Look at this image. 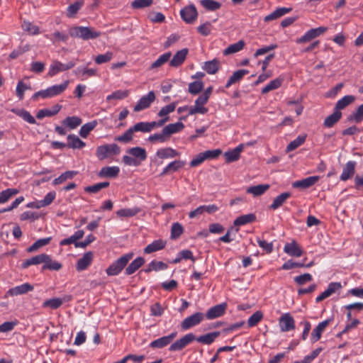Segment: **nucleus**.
<instances>
[{
	"label": "nucleus",
	"instance_id": "f257e3e1",
	"mask_svg": "<svg viewBox=\"0 0 363 363\" xmlns=\"http://www.w3.org/2000/svg\"><path fill=\"white\" fill-rule=\"evenodd\" d=\"M69 35L73 38H82L84 40L95 39L101 35V33L90 27L74 26L69 29Z\"/></svg>",
	"mask_w": 363,
	"mask_h": 363
},
{
	"label": "nucleus",
	"instance_id": "f03ea898",
	"mask_svg": "<svg viewBox=\"0 0 363 363\" xmlns=\"http://www.w3.org/2000/svg\"><path fill=\"white\" fill-rule=\"evenodd\" d=\"M133 253H127L113 262L106 269V272L108 276H116L119 274L127 265L128 262L133 258Z\"/></svg>",
	"mask_w": 363,
	"mask_h": 363
},
{
	"label": "nucleus",
	"instance_id": "7ed1b4c3",
	"mask_svg": "<svg viewBox=\"0 0 363 363\" xmlns=\"http://www.w3.org/2000/svg\"><path fill=\"white\" fill-rule=\"evenodd\" d=\"M222 151L220 149L209 150L200 152L189 163L191 167H196L202 164L206 160H213L217 158Z\"/></svg>",
	"mask_w": 363,
	"mask_h": 363
},
{
	"label": "nucleus",
	"instance_id": "20e7f679",
	"mask_svg": "<svg viewBox=\"0 0 363 363\" xmlns=\"http://www.w3.org/2000/svg\"><path fill=\"white\" fill-rule=\"evenodd\" d=\"M196 340V336L193 333H188L181 337L180 339L176 340L173 342L169 347V350L170 352H176L181 351L190 343H191L194 340Z\"/></svg>",
	"mask_w": 363,
	"mask_h": 363
},
{
	"label": "nucleus",
	"instance_id": "39448f33",
	"mask_svg": "<svg viewBox=\"0 0 363 363\" xmlns=\"http://www.w3.org/2000/svg\"><path fill=\"white\" fill-rule=\"evenodd\" d=\"M279 326L283 333L294 330L295 329V320L289 313H283L279 318Z\"/></svg>",
	"mask_w": 363,
	"mask_h": 363
},
{
	"label": "nucleus",
	"instance_id": "423d86ee",
	"mask_svg": "<svg viewBox=\"0 0 363 363\" xmlns=\"http://www.w3.org/2000/svg\"><path fill=\"white\" fill-rule=\"evenodd\" d=\"M203 319L204 314L203 313H195L183 320L181 324L182 328L184 330L191 328L201 323Z\"/></svg>",
	"mask_w": 363,
	"mask_h": 363
},
{
	"label": "nucleus",
	"instance_id": "0eeeda50",
	"mask_svg": "<svg viewBox=\"0 0 363 363\" xmlns=\"http://www.w3.org/2000/svg\"><path fill=\"white\" fill-rule=\"evenodd\" d=\"M75 66V62L73 61L69 62L67 64L62 63L60 61H52L48 74L50 77H53L60 72L69 70Z\"/></svg>",
	"mask_w": 363,
	"mask_h": 363
},
{
	"label": "nucleus",
	"instance_id": "6e6552de",
	"mask_svg": "<svg viewBox=\"0 0 363 363\" xmlns=\"http://www.w3.org/2000/svg\"><path fill=\"white\" fill-rule=\"evenodd\" d=\"M328 30L327 27L320 26L316 28H312L308 30L302 37L296 40L297 43H304L323 34Z\"/></svg>",
	"mask_w": 363,
	"mask_h": 363
},
{
	"label": "nucleus",
	"instance_id": "1a4fd4ad",
	"mask_svg": "<svg viewBox=\"0 0 363 363\" xmlns=\"http://www.w3.org/2000/svg\"><path fill=\"white\" fill-rule=\"evenodd\" d=\"M180 15L184 21L191 24L196 20L198 12L195 6L189 5L181 10Z\"/></svg>",
	"mask_w": 363,
	"mask_h": 363
},
{
	"label": "nucleus",
	"instance_id": "9d476101",
	"mask_svg": "<svg viewBox=\"0 0 363 363\" xmlns=\"http://www.w3.org/2000/svg\"><path fill=\"white\" fill-rule=\"evenodd\" d=\"M155 94L153 91L148 92L140 98L137 104L134 107V111L138 112L150 106L151 104L155 100Z\"/></svg>",
	"mask_w": 363,
	"mask_h": 363
},
{
	"label": "nucleus",
	"instance_id": "9b49d317",
	"mask_svg": "<svg viewBox=\"0 0 363 363\" xmlns=\"http://www.w3.org/2000/svg\"><path fill=\"white\" fill-rule=\"evenodd\" d=\"M226 309L227 303H222L210 308L204 316H206L208 320H213L224 315Z\"/></svg>",
	"mask_w": 363,
	"mask_h": 363
},
{
	"label": "nucleus",
	"instance_id": "f8f14e48",
	"mask_svg": "<svg viewBox=\"0 0 363 363\" xmlns=\"http://www.w3.org/2000/svg\"><path fill=\"white\" fill-rule=\"evenodd\" d=\"M291 193L289 191L283 192L274 198L272 203L268 206V208L272 211L277 210L282 207L287 200L291 197Z\"/></svg>",
	"mask_w": 363,
	"mask_h": 363
},
{
	"label": "nucleus",
	"instance_id": "ddd939ff",
	"mask_svg": "<svg viewBox=\"0 0 363 363\" xmlns=\"http://www.w3.org/2000/svg\"><path fill=\"white\" fill-rule=\"evenodd\" d=\"M177 333L173 332L168 335L163 336L157 340L152 341L150 344L152 348H163L169 345L172 341L177 337Z\"/></svg>",
	"mask_w": 363,
	"mask_h": 363
},
{
	"label": "nucleus",
	"instance_id": "4468645a",
	"mask_svg": "<svg viewBox=\"0 0 363 363\" xmlns=\"http://www.w3.org/2000/svg\"><path fill=\"white\" fill-rule=\"evenodd\" d=\"M62 267L60 262L52 259V257L45 253L44 259L41 271L50 270V271H59Z\"/></svg>",
	"mask_w": 363,
	"mask_h": 363
},
{
	"label": "nucleus",
	"instance_id": "2eb2a0df",
	"mask_svg": "<svg viewBox=\"0 0 363 363\" xmlns=\"http://www.w3.org/2000/svg\"><path fill=\"white\" fill-rule=\"evenodd\" d=\"M33 290V285L29 283H24L21 285L9 289L6 292V296H15L23 295Z\"/></svg>",
	"mask_w": 363,
	"mask_h": 363
},
{
	"label": "nucleus",
	"instance_id": "dca6fc26",
	"mask_svg": "<svg viewBox=\"0 0 363 363\" xmlns=\"http://www.w3.org/2000/svg\"><path fill=\"white\" fill-rule=\"evenodd\" d=\"M72 299V295H65L62 298H53L44 301V307H50L52 309H57L65 302H69Z\"/></svg>",
	"mask_w": 363,
	"mask_h": 363
},
{
	"label": "nucleus",
	"instance_id": "f3484780",
	"mask_svg": "<svg viewBox=\"0 0 363 363\" xmlns=\"http://www.w3.org/2000/svg\"><path fill=\"white\" fill-rule=\"evenodd\" d=\"M330 322V319L325 320L319 323L313 329L311 336V341L312 343H315L320 339L323 332L325 330Z\"/></svg>",
	"mask_w": 363,
	"mask_h": 363
},
{
	"label": "nucleus",
	"instance_id": "a211bd4d",
	"mask_svg": "<svg viewBox=\"0 0 363 363\" xmlns=\"http://www.w3.org/2000/svg\"><path fill=\"white\" fill-rule=\"evenodd\" d=\"M188 49L184 48L176 52L172 59L169 61V66L173 67H178L181 66L185 61L188 55Z\"/></svg>",
	"mask_w": 363,
	"mask_h": 363
},
{
	"label": "nucleus",
	"instance_id": "6ab92c4d",
	"mask_svg": "<svg viewBox=\"0 0 363 363\" xmlns=\"http://www.w3.org/2000/svg\"><path fill=\"white\" fill-rule=\"evenodd\" d=\"M284 251L290 256L299 257L303 255V251L295 240L288 242L284 245Z\"/></svg>",
	"mask_w": 363,
	"mask_h": 363
},
{
	"label": "nucleus",
	"instance_id": "aec40b11",
	"mask_svg": "<svg viewBox=\"0 0 363 363\" xmlns=\"http://www.w3.org/2000/svg\"><path fill=\"white\" fill-rule=\"evenodd\" d=\"M94 255L92 252H87L77 262L76 268L77 271L86 269L93 260Z\"/></svg>",
	"mask_w": 363,
	"mask_h": 363
},
{
	"label": "nucleus",
	"instance_id": "412c9836",
	"mask_svg": "<svg viewBox=\"0 0 363 363\" xmlns=\"http://www.w3.org/2000/svg\"><path fill=\"white\" fill-rule=\"evenodd\" d=\"M186 164V162L183 160H174L168 164L162 172L161 174H169L178 172Z\"/></svg>",
	"mask_w": 363,
	"mask_h": 363
},
{
	"label": "nucleus",
	"instance_id": "4be33fe9",
	"mask_svg": "<svg viewBox=\"0 0 363 363\" xmlns=\"http://www.w3.org/2000/svg\"><path fill=\"white\" fill-rule=\"evenodd\" d=\"M180 153L172 147H164L159 149L156 155L160 159H172L179 156Z\"/></svg>",
	"mask_w": 363,
	"mask_h": 363
},
{
	"label": "nucleus",
	"instance_id": "5701e85b",
	"mask_svg": "<svg viewBox=\"0 0 363 363\" xmlns=\"http://www.w3.org/2000/svg\"><path fill=\"white\" fill-rule=\"evenodd\" d=\"M184 128V124L180 121L170 123L163 128L168 140L172 135L181 132Z\"/></svg>",
	"mask_w": 363,
	"mask_h": 363
},
{
	"label": "nucleus",
	"instance_id": "b1692460",
	"mask_svg": "<svg viewBox=\"0 0 363 363\" xmlns=\"http://www.w3.org/2000/svg\"><path fill=\"white\" fill-rule=\"evenodd\" d=\"M145 259L142 257H138L125 268V273L126 275L134 274L140 267L145 264Z\"/></svg>",
	"mask_w": 363,
	"mask_h": 363
},
{
	"label": "nucleus",
	"instance_id": "393cba45",
	"mask_svg": "<svg viewBox=\"0 0 363 363\" xmlns=\"http://www.w3.org/2000/svg\"><path fill=\"white\" fill-rule=\"evenodd\" d=\"M220 335V332L215 331L212 333H209L203 335H201L198 337H196V340L197 342L204 344V345H211L212 344L215 340Z\"/></svg>",
	"mask_w": 363,
	"mask_h": 363
},
{
	"label": "nucleus",
	"instance_id": "a878e982",
	"mask_svg": "<svg viewBox=\"0 0 363 363\" xmlns=\"http://www.w3.org/2000/svg\"><path fill=\"white\" fill-rule=\"evenodd\" d=\"M292 10L291 8H286V7H281L277 9L275 11H274L270 14L264 17V21L265 22H269L271 21L277 19L285 14L289 13Z\"/></svg>",
	"mask_w": 363,
	"mask_h": 363
},
{
	"label": "nucleus",
	"instance_id": "bb28decb",
	"mask_svg": "<svg viewBox=\"0 0 363 363\" xmlns=\"http://www.w3.org/2000/svg\"><path fill=\"white\" fill-rule=\"evenodd\" d=\"M119 167H105L99 172V177L101 178L113 179L119 173Z\"/></svg>",
	"mask_w": 363,
	"mask_h": 363
},
{
	"label": "nucleus",
	"instance_id": "cd10ccee",
	"mask_svg": "<svg viewBox=\"0 0 363 363\" xmlns=\"http://www.w3.org/2000/svg\"><path fill=\"white\" fill-rule=\"evenodd\" d=\"M67 147L72 149H82L85 147L86 143L75 135L70 134L67 136Z\"/></svg>",
	"mask_w": 363,
	"mask_h": 363
},
{
	"label": "nucleus",
	"instance_id": "c85d7f7f",
	"mask_svg": "<svg viewBox=\"0 0 363 363\" xmlns=\"http://www.w3.org/2000/svg\"><path fill=\"white\" fill-rule=\"evenodd\" d=\"M166 245V242L162 240H154L150 244L147 245L146 247L144 249V252L146 254H150L160 250L164 248Z\"/></svg>",
	"mask_w": 363,
	"mask_h": 363
},
{
	"label": "nucleus",
	"instance_id": "c756f323",
	"mask_svg": "<svg viewBox=\"0 0 363 363\" xmlns=\"http://www.w3.org/2000/svg\"><path fill=\"white\" fill-rule=\"evenodd\" d=\"M127 152L131 156L140 161V163L142 161H145L147 158V152L145 149L140 147L130 148Z\"/></svg>",
	"mask_w": 363,
	"mask_h": 363
},
{
	"label": "nucleus",
	"instance_id": "7c9ffc66",
	"mask_svg": "<svg viewBox=\"0 0 363 363\" xmlns=\"http://www.w3.org/2000/svg\"><path fill=\"white\" fill-rule=\"evenodd\" d=\"M355 166V162H348L343 168L342 173L341 174L340 176V179L343 181L350 179L354 173Z\"/></svg>",
	"mask_w": 363,
	"mask_h": 363
},
{
	"label": "nucleus",
	"instance_id": "2f4dec72",
	"mask_svg": "<svg viewBox=\"0 0 363 363\" xmlns=\"http://www.w3.org/2000/svg\"><path fill=\"white\" fill-rule=\"evenodd\" d=\"M243 149V145H240L235 149L225 152L224 157L227 162H232L237 161L240 158V153Z\"/></svg>",
	"mask_w": 363,
	"mask_h": 363
},
{
	"label": "nucleus",
	"instance_id": "473e14b6",
	"mask_svg": "<svg viewBox=\"0 0 363 363\" xmlns=\"http://www.w3.org/2000/svg\"><path fill=\"white\" fill-rule=\"evenodd\" d=\"M62 108V106L60 104L55 105L52 109H41L36 115L38 119H43L45 117H50L56 115Z\"/></svg>",
	"mask_w": 363,
	"mask_h": 363
},
{
	"label": "nucleus",
	"instance_id": "72a5a7b5",
	"mask_svg": "<svg viewBox=\"0 0 363 363\" xmlns=\"http://www.w3.org/2000/svg\"><path fill=\"white\" fill-rule=\"evenodd\" d=\"M45 253L39 254L33 256L29 259H25L21 264L23 269H26L31 265H38L43 264L44 259Z\"/></svg>",
	"mask_w": 363,
	"mask_h": 363
},
{
	"label": "nucleus",
	"instance_id": "f704fd0d",
	"mask_svg": "<svg viewBox=\"0 0 363 363\" xmlns=\"http://www.w3.org/2000/svg\"><path fill=\"white\" fill-rule=\"evenodd\" d=\"M248 73H249V71L247 69H239V70L235 72L233 74V75L228 79V80L225 84V87L228 88L232 84L238 82L239 81H240L242 79V77L245 75L247 74Z\"/></svg>",
	"mask_w": 363,
	"mask_h": 363
},
{
	"label": "nucleus",
	"instance_id": "c9c22d12",
	"mask_svg": "<svg viewBox=\"0 0 363 363\" xmlns=\"http://www.w3.org/2000/svg\"><path fill=\"white\" fill-rule=\"evenodd\" d=\"M355 101V97L352 95H347L342 97L341 99L338 100L335 104V110L337 111H340V110L344 109L350 104H352Z\"/></svg>",
	"mask_w": 363,
	"mask_h": 363
},
{
	"label": "nucleus",
	"instance_id": "e433bc0d",
	"mask_svg": "<svg viewBox=\"0 0 363 363\" xmlns=\"http://www.w3.org/2000/svg\"><path fill=\"white\" fill-rule=\"evenodd\" d=\"M69 83V81L66 80L61 84L53 85L50 87H48V89L49 91L51 98L60 95V94L64 92L68 87Z\"/></svg>",
	"mask_w": 363,
	"mask_h": 363
},
{
	"label": "nucleus",
	"instance_id": "4c0bfd02",
	"mask_svg": "<svg viewBox=\"0 0 363 363\" xmlns=\"http://www.w3.org/2000/svg\"><path fill=\"white\" fill-rule=\"evenodd\" d=\"M342 117V113L335 110L334 113L325 118L323 125L326 128H331L337 123Z\"/></svg>",
	"mask_w": 363,
	"mask_h": 363
},
{
	"label": "nucleus",
	"instance_id": "58836bf2",
	"mask_svg": "<svg viewBox=\"0 0 363 363\" xmlns=\"http://www.w3.org/2000/svg\"><path fill=\"white\" fill-rule=\"evenodd\" d=\"M220 62L217 59H213L211 61H207L204 63L203 69L210 74H216L219 69Z\"/></svg>",
	"mask_w": 363,
	"mask_h": 363
},
{
	"label": "nucleus",
	"instance_id": "ea45409f",
	"mask_svg": "<svg viewBox=\"0 0 363 363\" xmlns=\"http://www.w3.org/2000/svg\"><path fill=\"white\" fill-rule=\"evenodd\" d=\"M245 45V43L244 40H240L235 43L230 45L227 48H225L223 51L224 55H228L231 54H234L242 50Z\"/></svg>",
	"mask_w": 363,
	"mask_h": 363
},
{
	"label": "nucleus",
	"instance_id": "a19ab883",
	"mask_svg": "<svg viewBox=\"0 0 363 363\" xmlns=\"http://www.w3.org/2000/svg\"><path fill=\"white\" fill-rule=\"evenodd\" d=\"M269 188V184H259L249 187L246 192L252 194L254 196H259L262 195Z\"/></svg>",
	"mask_w": 363,
	"mask_h": 363
},
{
	"label": "nucleus",
	"instance_id": "79ce46f5",
	"mask_svg": "<svg viewBox=\"0 0 363 363\" xmlns=\"http://www.w3.org/2000/svg\"><path fill=\"white\" fill-rule=\"evenodd\" d=\"M256 216L253 213L240 216L234 220V225L237 226L244 225L255 221Z\"/></svg>",
	"mask_w": 363,
	"mask_h": 363
},
{
	"label": "nucleus",
	"instance_id": "37998d69",
	"mask_svg": "<svg viewBox=\"0 0 363 363\" xmlns=\"http://www.w3.org/2000/svg\"><path fill=\"white\" fill-rule=\"evenodd\" d=\"M12 112L30 124H35L36 123L34 117L25 109H12Z\"/></svg>",
	"mask_w": 363,
	"mask_h": 363
},
{
	"label": "nucleus",
	"instance_id": "c03bdc74",
	"mask_svg": "<svg viewBox=\"0 0 363 363\" xmlns=\"http://www.w3.org/2000/svg\"><path fill=\"white\" fill-rule=\"evenodd\" d=\"M172 56V53L170 52H165L160 55L157 60L152 62L150 67V69H155L160 67L164 64L167 62Z\"/></svg>",
	"mask_w": 363,
	"mask_h": 363
},
{
	"label": "nucleus",
	"instance_id": "a18cd8bd",
	"mask_svg": "<svg viewBox=\"0 0 363 363\" xmlns=\"http://www.w3.org/2000/svg\"><path fill=\"white\" fill-rule=\"evenodd\" d=\"M141 211L139 207H133L131 208H122L116 211L118 217H133Z\"/></svg>",
	"mask_w": 363,
	"mask_h": 363
},
{
	"label": "nucleus",
	"instance_id": "49530a36",
	"mask_svg": "<svg viewBox=\"0 0 363 363\" xmlns=\"http://www.w3.org/2000/svg\"><path fill=\"white\" fill-rule=\"evenodd\" d=\"M306 139V135L302 134L298 135L296 139L292 140L286 147V152H291L296 148H298L299 146H301Z\"/></svg>",
	"mask_w": 363,
	"mask_h": 363
},
{
	"label": "nucleus",
	"instance_id": "de8ad7c7",
	"mask_svg": "<svg viewBox=\"0 0 363 363\" xmlns=\"http://www.w3.org/2000/svg\"><path fill=\"white\" fill-rule=\"evenodd\" d=\"M97 125V121L96 120L92 121L91 122H89L87 123H85L83 125L79 130V135L84 138H86L90 132L93 130L96 126Z\"/></svg>",
	"mask_w": 363,
	"mask_h": 363
},
{
	"label": "nucleus",
	"instance_id": "09e8293b",
	"mask_svg": "<svg viewBox=\"0 0 363 363\" xmlns=\"http://www.w3.org/2000/svg\"><path fill=\"white\" fill-rule=\"evenodd\" d=\"M82 121L79 117L77 116H69L67 117L63 121V125L67 126L70 129H74L78 127Z\"/></svg>",
	"mask_w": 363,
	"mask_h": 363
},
{
	"label": "nucleus",
	"instance_id": "8fccbe9b",
	"mask_svg": "<svg viewBox=\"0 0 363 363\" xmlns=\"http://www.w3.org/2000/svg\"><path fill=\"white\" fill-rule=\"evenodd\" d=\"M134 133L135 132L131 127L128 128L123 135L116 137L114 140L115 141L119 143H128L133 140Z\"/></svg>",
	"mask_w": 363,
	"mask_h": 363
},
{
	"label": "nucleus",
	"instance_id": "3c124183",
	"mask_svg": "<svg viewBox=\"0 0 363 363\" xmlns=\"http://www.w3.org/2000/svg\"><path fill=\"white\" fill-rule=\"evenodd\" d=\"M282 79L277 78L271 82H269L262 89V94H267L270 91L277 89L281 86Z\"/></svg>",
	"mask_w": 363,
	"mask_h": 363
},
{
	"label": "nucleus",
	"instance_id": "603ef678",
	"mask_svg": "<svg viewBox=\"0 0 363 363\" xmlns=\"http://www.w3.org/2000/svg\"><path fill=\"white\" fill-rule=\"evenodd\" d=\"M51 240V238H45L39 239L37 241H35L32 245H30L28 249V252H33L38 250L39 248L48 245Z\"/></svg>",
	"mask_w": 363,
	"mask_h": 363
},
{
	"label": "nucleus",
	"instance_id": "864d4df0",
	"mask_svg": "<svg viewBox=\"0 0 363 363\" xmlns=\"http://www.w3.org/2000/svg\"><path fill=\"white\" fill-rule=\"evenodd\" d=\"M132 128L134 132L149 133L152 130L151 122H140Z\"/></svg>",
	"mask_w": 363,
	"mask_h": 363
},
{
	"label": "nucleus",
	"instance_id": "5fc2aeb1",
	"mask_svg": "<svg viewBox=\"0 0 363 363\" xmlns=\"http://www.w3.org/2000/svg\"><path fill=\"white\" fill-rule=\"evenodd\" d=\"M200 4L208 11H216L221 7V4L213 0H201Z\"/></svg>",
	"mask_w": 363,
	"mask_h": 363
},
{
	"label": "nucleus",
	"instance_id": "6e6d98bb",
	"mask_svg": "<svg viewBox=\"0 0 363 363\" xmlns=\"http://www.w3.org/2000/svg\"><path fill=\"white\" fill-rule=\"evenodd\" d=\"M46 37L53 43H65L69 38V36L67 33H61L60 31H55L50 35V37H48V35H46Z\"/></svg>",
	"mask_w": 363,
	"mask_h": 363
},
{
	"label": "nucleus",
	"instance_id": "4d7b16f0",
	"mask_svg": "<svg viewBox=\"0 0 363 363\" xmlns=\"http://www.w3.org/2000/svg\"><path fill=\"white\" fill-rule=\"evenodd\" d=\"M22 28L31 35H38L40 33L39 27L33 25L30 21H23L22 23Z\"/></svg>",
	"mask_w": 363,
	"mask_h": 363
},
{
	"label": "nucleus",
	"instance_id": "13d9d810",
	"mask_svg": "<svg viewBox=\"0 0 363 363\" xmlns=\"http://www.w3.org/2000/svg\"><path fill=\"white\" fill-rule=\"evenodd\" d=\"M83 2L82 1H77L71 5H69L67 8V16L69 18H73L76 15V13L79 11V10L82 7Z\"/></svg>",
	"mask_w": 363,
	"mask_h": 363
},
{
	"label": "nucleus",
	"instance_id": "bf43d9fd",
	"mask_svg": "<svg viewBox=\"0 0 363 363\" xmlns=\"http://www.w3.org/2000/svg\"><path fill=\"white\" fill-rule=\"evenodd\" d=\"M148 140L152 143L157 142L160 143H163L169 140L163 129L162 130L161 133H157L150 135Z\"/></svg>",
	"mask_w": 363,
	"mask_h": 363
},
{
	"label": "nucleus",
	"instance_id": "052dcab7",
	"mask_svg": "<svg viewBox=\"0 0 363 363\" xmlns=\"http://www.w3.org/2000/svg\"><path fill=\"white\" fill-rule=\"evenodd\" d=\"M184 232L183 226L179 223H174L171 228V238L177 239Z\"/></svg>",
	"mask_w": 363,
	"mask_h": 363
},
{
	"label": "nucleus",
	"instance_id": "680f3d73",
	"mask_svg": "<svg viewBox=\"0 0 363 363\" xmlns=\"http://www.w3.org/2000/svg\"><path fill=\"white\" fill-rule=\"evenodd\" d=\"M18 191L15 189H7L0 192V203L6 202L13 196L16 195Z\"/></svg>",
	"mask_w": 363,
	"mask_h": 363
},
{
	"label": "nucleus",
	"instance_id": "e2e57ef3",
	"mask_svg": "<svg viewBox=\"0 0 363 363\" xmlns=\"http://www.w3.org/2000/svg\"><path fill=\"white\" fill-rule=\"evenodd\" d=\"M203 89V83L201 81H196L189 84V92L196 95L201 91Z\"/></svg>",
	"mask_w": 363,
	"mask_h": 363
},
{
	"label": "nucleus",
	"instance_id": "0e129e2a",
	"mask_svg": "<svg viewBox=\"0 0 363 363\" xmlns=\"http://www.w3.org/2000/svg\"><path fill=\"white\" fill-rule=\"evenodd\" d=\"M263 318V314L261 311H256L247 320V324L250 328L254 327L258 324Z\"/></svg>",
	"mask_w": 363,
	"mask_h": 363
},
{
	"label": "nucleus",
	"instance_id": "69168bd1",
	"mask_svg": "<svg viewBox=\"0 0 363 363\" xmlns=\"http://www.w3.org/2000/svg\"><path fill=\"white\" fill-rule=\"evenodd\" d=\"M176 108V104L174 103L169 104L164 107H162L157 115L160 117H169L168 115L174 111Z\"/></svg>",
	"mask_w": 363,
	"mask_h": 363
},
{
	"label": "nucleus",
	"instance_id": "338daca9",
	"mask_svg": "<svg viewBox=\"0 0 363 363\" xmlns=\"http://www.w3.org/2000/svg\"><path fill=\"white\" fill-rule=\"evenodd\" d=\"M113 58V53L111 52H107L105 54L97 55L94 61L96 64L101 65L109 62Z\"/></svg>",
	"mask_w": 363,
	"mask_h": 363
},
{
	"label": "nucleus",
	"instance_id": "774afa93",
	"mask_svg": "<svg viewBox=\"0 0 363 363\" xmlns=\"http://www.w3.org/2000/svg\"><path fill=\"white\" fill-rule=\"evenodd\" d=\"M349 120H354L356 123H359L363 120V104L359 106L357 111L349 117Z\"/></svg>",
	"mask_w": 363,
	"mask_h": 363
}]
</instances>
